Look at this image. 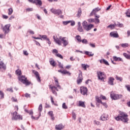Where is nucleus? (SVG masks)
Masks as SVG:
<instances>
[{
	"instance_id": "1",
	"label": "nucleus",
	"mask_w": 130,
	"mask_h": 130,
	"mask_svg": "<svg viewBox=\"0 0 130 130\" xmlns=\"http://www.w3.org/2000/svg\"><path fill=\"white\" fill-rule=\"evenodd\" d=\"M53 38L54 40V42L58 45H61L63 44V46L66 47L68 44H69V41L67 40L66 37H61V36L59 37V38H57V36H53Z\"/></svg>"
},
{
	"instance_id": "2",
	"label": "nucleus",
	"mask_w": 130,
	"mask_h": 130,
	"mask_svg": "<svg viewBox=\"0 0 130 130\" xmlns=\"http://www.w3.org/2000/svg\"><path fill=\"white\" fill-rule=\"evenodd\" d=\"M115 119H116V120H117V121H119V120H121V121H122V122H124V123H127L128 120H129V119H128V115H127V114H126V113H125L124 112H120L119 115L117 117H115Z\"/></svg>"
},
{
	"instance_id": "3",
	"label": "nucleus",
	"mask_w": 130,
	"mask_h": 130,
	"mask_svg": "<svg viewBox=\"0 0 130 130\" xmlns=\"http://www.w3.org/2000/svg\"><path fill=\"white\" fill-rule=\"evenodd\" d=\"M54 80L55 81V85H50L49 88L52 91V93L55 95V96H57V92L56 91H58L59 89H61V87L59 85L58 83V79L56 77H54Z\"/></svg>"
},
{
	"instance_id": "4",
	"label": "nucleus",
	"mask_w": 130,
	"mask_h": 130,
	"mask_svg": "<svg viewBox=\"0 0 130 130\" xmlns=\"http://www.w3.org/2000/svg\"><path fill=\"white\" fill-rule=\"evenodd\" d=\"M11 115L12 120H22L23 119L22 116L18 114V112L16 111L13 113H11Z\"/></svg>"
},
{
	"instance_id": "5",
	"label": "nucleus",
	"mask_w": 130,
	"mask_h": 130,
	"mask_svg": "<svg viewBox=\"0 0 130 130\" xmlns=\"http://www.w3.org/2000/svg\"><path fill=\"white\" fill-rule=\"evenodd\" d=\"M82 26L86 31H90L91 29L94 28V24H88L86 21H84L82 23Z\"/></svg>"
},
{
	"instance_id": "6",
	"label": "nucleus",
	"mask_w": 130,
	"mask_h": 130,
	"mask_svg": "<svg viewBox=\"0 0 130 130\" xmlns=\"http://www.w3.org/2000/svg\"><path fill=\"white\" fill-rule=\"evenodd\" d=\"M18 79L21 83L26 85V86H29L31 84V82L27 79V78L25 76H22L18 77Z\"/></svg>"
},
{
	"instance_id": "7",
	"label": "nucleus",
	"mask_w": 130,
	"mask_h": 130,
	"mask_svg": "<svg viewBox=\"0 0 130 130\" xmlns=\"http://www.w3.org/2000/svg\"><path fill=\"white\" fill-rule=\"evenodd\" d=\"M110 97L113 100H118V99L122 98V95L118 94L115 92L112 91L110 93Z\"/></svg>"
},
{
	"instance_id": "8",
	"label": "nucleus",
	"mask_w": 130,
	"mask_h": 130,
	"mask_svg": "<svg viewBox=\"0 0 130 130\" xmlns=\"http://www.w3.org/2000/svg\"><path fill=\"white\" fill-rule=\"evenodd\" d=\"M98 77L99 80H101V81H102L103 82H104V79L106 77V75H105V73L104 72H98L97 73Z\"/></svg>"
},
{
	"instance_id": "9",
	"label": "nucleus",
	"mask_w": 130,
	"mask_h": 130,
	"mask_svg": "<svg viewBox=\"0 0 130 130\" xmlns=\"http://www.w3.org/2000/svg\"><path fill=\"white\" fill-rule=\"evenodd\" d=\"M50 12H51L52 14H54V15H57V16H59V15H61V14H62V11L60 9L52 8L50 9Z\"/></svg>"
},
{
	"instance_id": "10",
	"label": "nucleus",
	"mask_w": 130,
	"mask_h": 130,
	"mask_svg": "<svg viewBox=\"0 0 130 130\" xmlns=\"http://www.w3.org/2000/svg\"><path fill=\"white\" fill-rule=\"evenodd\" d=\"M32 73L35 75L37 80L39 83L41 82V77H40V74L39 73L35 70H32Z\"/></svg>"
},
{
	"instance_id": "11",
	"label": "nucleus",
	"mask_w": 130,
	"mask_h": 130,
	"mask_svg": "<svg viewBox=\"0 0 130 130\" xmlns=\"http://www.w3.org/2000/svg\"><path fill=\"white\" fill-rule=\"evenodd\" d=\"M95 101H96V102H98V103H101V104H102V105L103 106H104V107H105V108H107L108 107L107 104H106V103H103L102 102V101L101 100V99H100L99 98V96H96Z\"/></svg>"
},
{
	"instance_id": "12",
	"label": "nucleus",
	"mask_w": 130,
	"mask_h": 130,
	"mask_svg": "<svg viewBox=\"0 0 130 130\" xmlns=\"http://www.w3.org/2000/svg\"><path fill=\"white\" fill-rule=\"evenodd\" d=\"M77 84H80L82 82H83V74L82 71H79V74L78 75V77L77 78Z\"/></svg>"
},
{
	"instance_id": "13",
	"label": "nucleus",
	"mask_w": 130,
	"mask_h": 130,
	"mask_svg": "<svg viewBox=\"0 0 130 130\" xmlns=\"http://www.w3.org/2000/svg\"><path fill=\"white\" fill-rule=\"evenodd\" d=\"M80 91L82 95H87V93H88V88L84 86H81Z\"/></svg>"
},
{
	"instance_id": "14",
	"label": "nucleus",
	"mask_w": 130,
	"mask_h": 130,
	"mask_svg": "<svg viewBox=\"0 0 130 130\" xmlns=\"http://www.w3.org/2000/svg\"><path fill=\"white\" fill-rule=\"evenodd\" d=\"M101 119L103 121H106V120H108V119H109V115H108V114L104 113L101 116Z\"/></svg>"
},
{
	"instance_id": "15",
	"label": "nucleus",
	"mask_w": 130,
	"mask_h": 130,
	"mask_svg": "<svg viewBox=\"0 0 130 130\" xmlns=\"http://www.w3.org/2000/svg\"><path fill=\"white\" fill-rule=\"evenodd\" d=\"M11 27V24H7L3 28V30L4 32H5V34L7 33H9L10 32V27Z\"/></svg>"
},
{
	"instance_id": "16",
	"label": "nucleus",
	"mask_w": 130,
	"mask_h": 130,
	"mask_svg": "<svg viewBox=\"0 0 130 130\" xmlns=\"http://www.w3.org/2000/svg\"><path fill=\"white\" fill-rule=\"evenodd\" d=\"M110 36L111 37H114V38H118L119 37V35L117 31H112L110 33Z\"/></svg>"
},
{
	"instance_id": "17",
	"label": "nucleus",
	"mask_w": 130,
	"mask_h": 130,
	"mask_svg": "<svg viewBox=\"0 0 130 130\" xmlns=\"http://www.w3.org/2000/svg\"><path fill=\"white\" fill-rule=\"evenodd\" d=\"M100 10H101V9L99 8V7L94 9L91 12V15H94L95 16H97L96 13H98V12H99Z\"/></svg>"
},
{
	"instance_id": "18",
	"label": "nucleus",
	"mask_w": 130,
	"mask_h": 130,
	"mask_svg": "<svg viewBox=\"0 0 130 130\" xmlns=\"http://www.w3.org/2000/svg\"><path fill=\"white\" fill-rule=\"evenodd\" d=\"M49 63L52 67H55L56 66V62H55V61H54V59L52 58H50Z\"/></svg>"
},
{
	"instance_id": "19",
	"label": "nucleus",
	"mask_w": 130,
	"mask_h": 130,
	"mask_svg": "<svg viewBox=\"0 0 130 130\" xmlns=\"http://www.w3.org/2000/svg\"><path fill=\"white\" fill-rule=\"evenodd\" d=\"M33 4H35L36 6H42V1L41 0H34Z\"/></svg>"
},
{
	"instance_id": "20",
	"label": "nucleus",
	"mask_w": 130,
	"mask_h": 130,
	"mask_svg": "<svg viewBox=\"0 0 130 130\" xmlns=\"http://www.w3.org/2000/svg\"><path fill=\"white\" fill-rule=\"evenodd\" d=\"M3 69L4 71H6L7 69V66L5 64L3 61L0 62V70H2Z\"/></svg>"
},
{
	"instance_id": "21",
	"label": "nucleus",
	"mask_w": 130,
	"mask_h": 130,
	"mask_svg": "<svg viewBox=\"0 0 130 130\" xmlns=\"http://www.w3.org/2000/svg\"><path fill=\"white\" fill-rule=\"evenodd\" d=\"M78 106H80L81 107H83V108H86V105H85V102L79 101Z\"/></svg>"
},
{
	"instance_id": "22",
	"label": "nucleus",
	"mask_w": 130,
	"mask_h": 130,
	"mask_svg": "<svg viewBox=\"0 0 130 130\" xmlns=\"http://www.w3.org/2000/svg\"><path fill=\"white\" fill-rule=\"evenodd\" d=\"M64 128V126L63 125H62V124H60L58 125H56V126H55V128L57 130H61Z\"/></svg>"
},
{
	"instance_id": "23",
	"label": "nucleus",
	"mask_w": 130,
	"mask_h": 130,
	"mask_svg": "<svg viewBox=\"0 0 130 130\" xmlns=\"http://www.w3.org/2000/svg\"><path fill=\"white\" fill-rule=\"evenodd\" d=\"M114 78L113 77L109 78L108 83L109 85H114Z\"/></svg>"
},
{
	"instance_id": "24",
	"label": "nucleus",
	"mask_w": 130,
	"mask_h": 130,
	"mask_svg": "<svg viewBox=\"0 0 130 130\" xmlns=\"http://www.w3.org/2000/svg\"><path fill=\"white\" fill-rule=\"evenodd\" d=\"M99 61L100 63H104V64H106V66H109V63H108V61L104 59L99 60Z\"/></svg>"
},
{
	"instance_id": "25",
	"label": "nucleus",
	"mask_w": 130,
	"mask_h": 130,
	"mask_svg": "<svg viewBox=\"0 0 130 130\" xmlns=\"http://www.w3.org/2000/svg\"><path fill=\"white\" fill-rule=\"evenodd\" d=\"M78 31H79V32H83V27H82V26H81L80 22H78Z\"/></svg>"
},
{
	"instance_id": "26",
	"label": "nucleus",
	"mask_w": 130,
	"mask_h": 130,
	"mask_svg": "<svg viewBox=\"0 0 130 130\" xmlns=\"http://www.w3.org/2000/svg\"><path fill=\"white\" fill-rule=\"evenodd\" d=\"M39 37H41L40 38H41V39H43L44 40H49V38H48L46 35H39Z\"/></svg>"
},
{
	"instance_id": "27",
	"label": "nucleus",
	"mask_w": 130,
	"mask_h": 130,
	"mask_svg": "<svg viewBox=\"0 0 130 130\" xmlns=\"http://www.w3.org/2000/svg\"><path fill=\"white\" fill-rule=\"evenodd\" d=\"M113 59L115 61H122V59L120 57H117L116 56H113Z\"/></svg>"
},
{
	"instance_id": "28",
	"label": "nucleus",
	"mask_w": 130,
	"mask_h": 130,
	"mask_svg": "<svg viewBox=\"0 0 130 130\" xmlns=\"http://www.w3.org/2000/svg\"><path fill=\"white\" fill-rule=\"evenodd\" d=\"M81 67L82 69L84 70V71H87V69H88V68H89L90 66L88 64H82Z\"/></svg>"
},
{
	"instance_id": "29",
	"label": "nucleus",
	"mask_w": 130,
	"mask_h": 130,
	"mask_svg": "<svg viewBox=\"0 0 130 130\" xmlns=\"http://www.w3.org/2000/svg\"><path fill=\"white\" fill-rule=\"evenodd\" d=\"M61 74H63V75H68V76H71V73L70 72L66 70H63L62 72H61Z\"/></svg>"
},
{
	"instance_id": "30",
	"label": "nucleus",
	"mask_w": 130,
	"mask_h": 130,
	"mask_svg": "<svg viewBox=\"0 0 130 130\" xmlns=\"http://www.w3.org/2000/svg\"><path fill=\"white\" fill-rule=\"evenodd\" d=\"M48 115L50 116L52 120H54V116H53V112L49 111L48 112Z\"/></svg>"
},
{
	"instance_id": "31",
	"label": "nucleus",
	"mask_w": 130,
	"mask_h": 130,
	"mask_svg": "<svg viewBox=\"0 0 130 130\" xmlns=\"http://www.w3.org/2000/svg\"><path fill=\"white\" fill-rule=\"evenodd\" d=\"M50 99H51V103H52V104H53V105H55V106H58V105H57V104L54 103V101L53 100V98L51 95L50 96Z\"/></svg>"
},
{
	"instance_id": "32",
	"label": "nucleus",
	"mask_w": 130,
	"mask_h": 130,
	"mask_svg": "<svg viewBox=\"0 0 130 130\" xmlns=\"http://www.w3.org/2000/svg\"><path fill=\"white\" fill-rule=\"evenodd\" d=\"M123 55L127 59H130V55L129 54H127L126 53H123Z\"/></svg>"
},
{
	"instance_id": "33",
	"label": "nucleus",
	"mask_w": 130,
	"mask_h": 130,
	"mask_svg": "<svg viewBox=\"0 0 130 130\" xmlns=\"http://www.w3.org/2000/svg\"><path fill=\"white\" fill-rule=\"evenodd\" d=\"M85 54L86 55H88V56H93V55H94V54H93L92 52L85 51Z\"/></svg>"
},
{
	"instance_id": "34",
	"label": "nucleus",
	"mask_w": 130,
	"mask_h": 130,
	"mask_svg": "<svg viewBox=\"0 0 130 130\" xmlns=\"http://www.w3.org/2000/svg\"><path fill=\"white\" fill-rule=\"evenodd\" d=\"M42 110H43L42 104H41L39 105V108H38V111L40 115L41 114V112L42 111Z\"/></svg>"
},
{
	"instance_id": "35",
	"label": "nucleus",
	"mask_w": 130,
	"mask_h": 130,
	"mask_svg": "<svg viewBox=\"0 0 130 130\" xmlns=\"http://www.w3.org/2000/svg\"><path fill=\"white\" fill-rule=\"evenodd\" d=\"M121 46L123 47V48H125L126 47H128L129 45L128 43H123L120 44Z\"/></svg>"
},
{
	"instance_id": "36",
	"label": "nucleus",
	"mask_w": 130,
	"mask_h": 130,
	"mask_svg": "<svg viewBox=\"0 0 130 130\" xmlns=\"http://www.w3.org/2000/svg\"><path fill=\"white\" fill-rule=\"evenodd\" d=\"M75 38L77 40L78 42H82V40H81V36L77 35L76 36Z\"/></svg>"
},
{
	"instance_id": "37",
	"label": "nucleus",
	"mask_w": 130,
	"mask_h": 130,
	"mask_svg": "<svg viewBox=\"0 0 130 130\" xmlns=\"http://www.w3.org/2000/svg\"><path fill=\"white\" fill-rule=\"evenodd\" d=\"M95 17L96 18H95V20L96 21L95 23H100V20H99V18H100V16L95 15Z\"/></svg>"
},
{
	"instance_id": "38",
	"label": "nucleus",
	"mask_w": 130,
	"mask_h": 130,
	"mask_svg": "<svg viewBox=\"0 0 130 130\" xmlns=\"http://www.w3.org/2000/svg\"><path fill=\"white\" fill-rule=\"evenodd\" d=\"M115 24H110L107 26V28H110V29H114L115 28Z\"/></svg>"
},
{
	"instance_id": "39",
	"label": "nucleus",
	"mask_w": 130,
	"mask_h": 130,
	"mask_svg": "<svg viewBox=\"0 0 130 130\" xmlns=\"http://www.w3.org/2000/svg\"><path fill=\"white\" fill-rule=\"evenodd\" d=\"M16 75L18 76H21L22 75V73L21 72V70L18 69L15 72Z\"/></svg>"
},
{
	"instance_id": "40",
	"label": "nucleus",
	"mask_w": 130,
	"mask_h": 130,
	"mask_svg": "<svg viewBox=\"0 0 130 130\" xmlns=\"http://www.w3.org/2000/svg\"><path fill=\"white\" fill-rule=\"evenodd\" d=\"M55 55L57 56V57H59V58H60L61 59H63V57L62 55H61V54L58 53L56 54Z\"/></svg>"
},
{
	"instance_id": "41",
	"label": "nucleus",
	"mask_w": 130,
	"mask_h": 130,
	"mask_svg": "<svg viewBox=\"0 0 130 130\" xmlns=\"http://www.w3.org/2000/svg\"><path fill=\"white\" fill-rule=\"evenodd\" d=\"M81 15H82V11L81 10V9H79L78 10L77 17H78V18H80V17H81Z\"/></svg>"
},
{
	"instance_id": "42",
	"label": "nucleus",
	"mask_w": 130,
	"mask_h": 130,
	"mask_svg": "<svg viewBox=\"0 0 130 130\" xmlns=\"http://www.w3.org/2000/svg\"><path fill=\"white\" fill-rule=\"evenodd\" d=\"M126 16L128 17V18H130V9H128L125 13Z\"/></svg>"
},
{
	"instance_id": "43",
	"label": "nucleus",
	"mask_w": 130,
	"mask_h": 130,
	"mask_svg": "<svg viewBox=\"0 0 130 130\" xmlns=\"http://www.w3.org/2000/svg\"><path fill=\"white\" fill-rule=\"evenodd\" d=\"M115 26H116L117 27H119L120 28H122V27H123V24L122 23H117V24H115Z\"/></svg>"
},
{
	"instance_id": "44",
	"label": "nucleus",
	"mask_w": 130,
	"mask_h": 130,
	"mask_svg": "<svg viewBox=\"0 0 130 130\" xmlns=\"http://www.w3.org/2000/svg\"><path fill=\"white\" fill-rule=\"evenodd\" d=\"M99 98H100L101 100H107V99L106 98V96L102 95H101L100 97H99Z\"/></svg>"
},
{
	"instance_id": "45",
	"label": "nucleus",
	"mask_w": 130,
	"mask_h": 130,
	"mask_svg": "<svg viewBox=\"0 0 130 130\" xmlns=\"http://www.w3.org/2000/svg\"><path fill=\"white\" fill-rule=\"evenodd\" d=\"M116 79L117 80V81H120V82H122L123 79L121 77H118L117 76H116Z\"/></svg>"
},
{
	"instance_id": "46",
	"label": "nucleus",
	"mask_w": 130,
	"mask_h": 130,
	"mask_svg": "<svg viewBox=\"0 0 130 130\" xmlns=\"http://www.w3.org/2000/svg\"><path fill=\"white\" fill-rule=\"evenodd\" d=\"M0 95L1 96V99H4L5 93H4V92L2 90L0 91Z\"/></svg>"
},
{
	"instance_id": "47",
	"label": "nucleus",
	"mask_w": 130,
	"mask_h": 130,
	"mask_svg": "<svg viewBox=\"0 0 130 130\" xmlns=\"http://www.w3.org/2000/svg\"><path fill=\"white\" fill-rule=\"evenodd\" d=\"M8 15H11L12 14H13V9L10 8L8 9Z\"/></svg>"
},
{
	"instance_id": "48",
	"label": "nucleus",
	"mask_w": 130,
	"mask_h": 130,
	"mask_svg": "<svg viewBox=\"0 0 130 130\" xmlns=\"http://www.w3.org/2000/svg\"><path fill=\"white\" fill-rule=\"evenodd\" d=\"M88 22H89V23H94V22H95V19H93V18H90L87 20Z\"/></svg>"
},
{
	"instance_id": "49",
	"label": "nucleus",
	"mask_w": 130,
	"mask_h": 130,
	"mask_svg": "<svg viewBox=\"0 0 130 130\" xmlns=\"http://www.w3.org/2000/svg\"><path fill=\"white\" fill-rule=\"evenodd\" d=\"M63 25H68V24H70L71 23V20L67 21H63L62 22Z\"/></svg>"
},
{
	"instance_id": "50",
	"label": "nucleus",
	"mask_w": 130,
	"mask_h": 130,
	"mask_svg": "<svg viewBox=\"0 0 130 130\" xmlns=\"http://www.w3.org/2000/svg\"><path fill=\"white\" fill-rule=\"evenodd\" d=\"M27 32H28V33H29L30 34H31L32 35H34V34H35L34 31L31 29H28Z\"/></svg>"
},
{
	"instance_id": "51",
	"label": "nucleus",
	"mask_w": 130,
	"mask_h": 130,
	"mask_svg": "<svg viewBox=\"0 0 130 130\" xmlns=\"http://www.w3.org/2000/svg\"><path fill=\"white\" fill-rule=\"evenodd\" d=\"M58 66L60 69H63V65L60 63V62H58Z\"/></svg>"
},
{
	"instance_id": "52",
	"label": "nucleus",
	"mask_w": 130,
	"mask_h": 130,
	"mask_svg": "<svg viewBox=\"0 0 130 130\" xmlns=\"http://www.w3.org/2000/svg\"><path fill=\"white\" fill-rule=\"evenodd\" d=\"M62 108H63V109H68V106L66 105V103H63Z\"/></svg>"
},
{
	"instance_id": "53",
	"label": "nucleus",
	"mask_w": 130,
	"mask_h": 130,
	"mask_svg": "<svg viewBox=\"0 0 130 130\" xmlns=\"http://www.w3.org/2000/svg\"><path fill=\"white\" fill-rule=\"evenodd\" d=\"M81 42H82L84 44H87L88 43V41L86 39H84L81 40Z\"/></svg>"
},
{
	"instance_id": "54",
	"label": "nucleus",
	"mask_w": 130,
	"mask_h": 130,
	"mask_svg": "<svg viewBox=\"0 0 130 130\" xmlns=\"http://www.w3.org/2000/svg\"><path fill=\"white\" fill-rule=\"evenodd\" d=\"M72 117H73V119H74V120H76V115L75 113H74V112L72 113Z\"/></svg>"
},
{
	"instance_id": "55",
	"label": "nucleus",
	"mask_w": 130,
	"mask_h": 130,
	"mask_svg": "<svg viewBox=\"0 0 130 130\" xmlns=\"http://www.w3.org/2000/svg\"><path fill=\"white\" fill-rule=\"evenodd\" d=\"M7 91H9V92H11V93H13L14 92V90H13V88L10 87L7 89Z\"/></svg>"
},
{
	"instance_id": "56",
	"label": "nucleus",
	"mask_w": 130,
	"mask_h": 130,
	"mask_svg": "<svg viewBox=\"0 0 130 130\" xmlns=\"http://www.w3.org/2000/svg\"><path fill=\"white\" fill-rule=\"evenodd\" d=\"M89 45L91 46V47H93V48L96 47V45H95V43H89Z\"/></svg>"
},
{
	"instance_id": "57",
	"label": "nucleus",
	"mask_w": 130,
	"mask_h": 130,
	"mask_svg": "<svg viewBox=\"0 0 130 130\" xmlns=\"http://www.w3.org/2000/svg\"><path fill=\"white\" fill-rule=\"evenodd\" d=\"M25 97H26V98H30L31 97L30 94H29V93H26L24 94Z\"/></svg>"
},
{
	"instance_id": "58",
	"label": "nucleus",
	"mask_w": 130,
	"mask_h": 130,
	"mask_svg": "<svg viewBox=\"0 0 130 130\" xmlns=\"http://www.w3.org/2000/svg\"><path fill=\"white\" fill-rule=\"evenodd\" d=\"M125 88H126L127 91L130 92V85H125Z\"/></svg>"
},
{
	"instance_id": "59",
	"label": "nucleus",
	"mask_w": 130,
	"mask_h": 130,
	"mask_svg": "<svg viewBox=\"0 0 130 130\" xmlns=\"http://www.w3.org/2000/svg\"><path fill=\"white\" fill-rule=\"evenodd\" d=\"M52 52L53 53H55L56 54H57L58 53V51L56 49H53Z\"/></svg>"
},
{
	"instance_id": "60",
	"label": "nucleus",
	"mask_w": 130,
	"mask_h": 130,
	"mask_svg": "<svg viewBox=\"0 0 130 130\" xmlns=\"http://www.w3.org/2000/svg\"><path fill=\"white\" fill-rule=\"evenodd\" d=\"M71 23V26H75V25L76 24V22H75V21H71L70 22Z\"/></svg>"
},
{
	"instance_id": "61",
	"label": "nucleus",
	"mask_w": 130,
	"mask_h": 130,
	"mask_svg": "<svg viewBox=\"0 0 130 130\" xmlns=\"http://www.w3.org/2000/svg\"><path fill=\"white\" fill-rule=\"evenodd\" d=\"M31 118H32V119H35V120H37V119H38L39 118V117H35L33 116V115H31Z\"/></svg>"
},
{
	"instance_id": "62",
	"label": "nucleus",
	"mask_w": 130,
	"mask_h": 130,
	"mask_svg": "<svg viewBox=\"0 0 130 130\" xmlns=\"http://www.w3.org/2000/svg\"><path fill=\"white\" fill-rule=\"evenodd\" d=\"M2 17H3V19H8V18H9V16L5 15H3Z\"/></svg>"
},
{
	"instance_id": "63",
	"label": "nucleus",
	"mask_w": 130,
	"mask_h": 130,
	"mask_svg": "<svg viewBox=\"0 0 130 130\" xmlns=\"http://www.w3.org/2000/svg\"><path fill=\"white\" fill-rule=\"evenodd\" d=\"M12 100L13 102H17V99H16L14 97H12Z\"/></svg>"
},
{
	"instance_id": "64",
	"label": "nucleus",
	"mask_w": 130,
	"mask_h": 130,
	"mask_svg": "<svg viewBox=\"0 0 130 130\" xmlns=\"http://www.w3.org/2000/svg\"><path fill=\"white\" fill-rule=\"evenodd\" d=\"M94 123H95V124H96L97 125H100V122L97 121H94Z\"/></svg>"
}]
</instances>
